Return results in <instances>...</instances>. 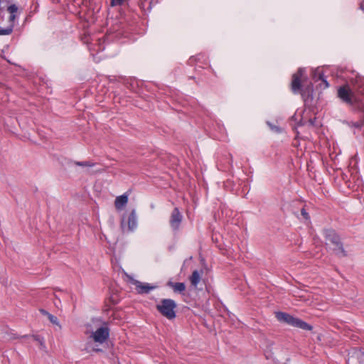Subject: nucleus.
Wrapping results in <instances>:
<instances>
[{
	"mask_svg": "<svg viewBox=\"0 0 364 364\" xmlns=\"http://www.w3.org/2000/svg\"><path fill=\"white\" fill-rule=\"evenodd\" d=\"M111 8L118 9L119 8H126L127 3L126 0H112Z\"/></svg>",
	"mask_w": 364,
	"mask_h": 364,
	"instance_id": "nucleus-15",
	"label": "nucleus"
},
{
	"mask_svg": "<svg viewBox=\"0 0 364 364\" xmlns=\"http://www.w3.org/2000/svg\"><path fill=\"white\" fill-rule=\"evenodd\" d=\"M48 318L49 319V321L53 323V324H55V325H58L59 326V323H58V320L56 316L52 315V314H50L48 316Z\"/></svg>",
	"mask_w": 364,
	"mask_h": 364,
	"instance_id": "nucleus-21",
	"label": "nucleus"
},
{
	"mask_svg": "<svg viewBox=\"0 0 364 364\" xmlns=\"http://www.w3.org/2000/svg\"><path fill=\"white\" fill-rule=\"evenodd\" d=\"M303 70L301 68L294 73L292 76V81L291 84V90L294 93H297L300 91L301 87V78L302 76Z\"/></svg>",
	"mask_w": 364,
	"mask_h": 364,
	"instance_id": "nucleus-10",
	"label": "nucleus"
},
{
	"mask_svg": "<svg viewBox=\"0 0 364 364\" xmlns=\"http://www.w3.org/2000/svg\"><path fill=\"white\" fill-rule=\"evenodd\" d=\"M268 124L269 125V127H271V129H272V130H274V131H275V132H280V129H279L278 127H277V126H273V125H272L270 123H268Z\"/></svg>",
	"mask_w": 364,
	"mask_h": 364,
	"instance_id": "nucleus-25",
	"label": "nucleus"
},
{
	"mask_svg": "<svg viewBox=\"0 0 364 364\" xmlns=\"http://www.w3.org/2000/svg\"><path fill=\"white\" fill-rule=\"evenodd\" d=\"M39 311L41 312V314H43V316H48L50 314L48 313L46 310L43 309H41L39 310Z\"/></svg>",
	"mask_w": 364,
	"mask_h": 364,
	"instance_id": "nucleus-23",
	"label": "nucleus"
},
{
	"mask_svg": "<svg viewBox=\"0 0 364 364\" xmlns=\"http://www.w3.org/2000/svg\"><path fill=\"white\" fill-rule=\"evenodd\" d=\"M75 164L80 166H88L91 167L94 166V164L90 162V161H75Z\"/></svg>",
	"mask_w": 364,
	"mask_h": 364,
	"instance_id": "nucleus-20",
	"label": "nucleus"
},
{
	"mask_svg": "<svg viewBox=\"0 0 364 364\" xmlns=\"http://www.w3.org/2000/svg\"><path fill=\"white\" fill-rule=\"evenodd\" d=\"M177 304L171 299H163L156 305L157 311L166 318L171 320L176 318V309Z\"/></svg>",
	"mask_w": 364,
	"mask_h": 364,
	"instance_id": "nucleus-2",
	"label": "nucleus"
},
{
	"mask_svg": "<svg viewBox=\"0 0 364 364\" xmlns=\"http://www.w3.org/2000/svg\"><path fill=\"white\" fill-rule=\"evenodd\" d=\"M132 284L136 287V291L138 294H148L150 291L156 288V286L151 285L149 283H143L138 280H134Z\"/></svg>",
	"mask_w": 364,
	"mask_h": 364,
	"instance_id": "nucleus-9",
	"label": "nucleus"
},
{
	"mask_svg": "<svg viewBox=\"0 0 364 364\" xmlns=\"http://www.w3.org/2000/svg\"><path fill=\"white\" fill-rule=\"evenodd\" d=\"M338 96L345 102L353 105L355 101L354 94L348 86L341 87L338 90Z\"/></svg>",
	"mask_w": 364,
	"mask_h": 364,
	"instance_id": "nucleus-7",
	"label": "nucleus"
},
{
	"mask_svg": "<svg viewBox=\"0 0 364 364\" xmlns=\"http://www.w3.org/2000/svg\"><path fill=\"white\" fill-rule=\"evenodd\" d=\"M360 8L364 11V0H361L360 4Z\"/></svg>",
	"mask_w": 364,
	"mask_h": 364,
	"instance_id": "nucleus-27",
	"label": "nucleus"
},
{
	"mask_svg": "<svg viewBox=\"0 0 364 364\" xmlns=\"http://www.w3.org/2000/svg\"><path fill=\"white\" fill-rule=\"evenodd\" d=\"M97 343H95L93 341H90L87 343L86 346L85 348V350L87 353L90 352H100L102 350L98 348Z\"/></svg>",
	"mask_w": 364,
	"mask_h": 364,
	"instance_id": "nucleus-13",
	"label": "nucleus"
},
{
	"mask_svg": "<svg viewBox=\"0 0 364 364\" xmlns=\"http://www.w3.org/2000/svg\"><path fill=\"white\" fill-rule=\"evenodd\" d=\"M32 338L33 339L36 341L37 343H38L40 347L42 348V349H44L46 348L45 346V344H44V341H43V338L40 337L39 336H37V335H33L32 336Z\"/></svg>",
	"mask_w": 364,
	"mask_h": 364,
	"instance_id": "nucleus-18",
	"label": "nucleus"
},
{
	"mask_svg": "<svg viewBox=\"0 0 364 364\" xmlns=\"http://www.w3.org/2000/svg\"><path fill=\"white\" fill-rule=\"evenodd\" d=\"M201 277L199 272L197 270L193 272L191 276L190 277V282L192 286L196 287L200 281Z\"/></svg>",
	"mask_w": 364,
	"mask_h": 364,
	"instance_id": "nucleus-14",
	"label": "nucleus"
},
{
	"mask_svg": "<svg viewBox=\"0 0 364 364\" xmlns=\"http://www.w3.org/2000/svg\"><path fill=\"white\" fill-rule=\"evenodd\" d=\"M301 214L304 217V218H305L306 220L309 219V213L306 211V210L304 208L301 209Z\"/></svg>",
	"mask_w": 364,
	"mask_h": 364,
	"instance_id": "nucleus-22",
	"label": "nucleus"
},
{
	"mask_svg": "<svg viewBox=\"0 0 364 364\" xmlns=\"http://www.w3.org/2000/svg\"><path fill=\"white\" fill-rule=\"evenodd\" d=\"M326 245L339 257H346L347 254L343 249L340 237L333 230H326L324 231Z\"/></svg>",
	"mask_w": 364,
	"mask_h": 364,
	"instance_id": "nucleus-1",
	"label": "nucleus"
},
{
	"mask_svg": "<svg viewBox=\"0 0 364 364\" xmlns=\"http://www.w3.org/2000/svg\"><path fill=\"white\" fill-rule=\"evenodd\" d=\"M358 92L362 95H364V85L362 86H360L358 88Z\"/></svg>",
	"mask_w": 364,
	"mask_h": 364,
	"instance_id": "nucleus-24",
	"label": "nucleus"
},
{
	"mask_svg": "<svg viewBox=\"0 0 364 364\" xmlns=\"http://www.w3.org/2000/svg\"><path fill=\"white\" fill-rule=\"evenodd\" d=\"M276 318L280 322L285 323L287 324L301 328L303 330L311 331L312 329V326H310L309 323L284 312H277Z\"/></svg>",
	"mask_w": 364,
	"mask_h": 364,
	"instance_id": "nucleus-3",
	"label": "nucleus"
},
{
	"mask_svg": "<svg viewBox=\"0 0 364 364\" xmlns=\"http://www.w3.org/2000/svg\"><path fill=\"white\" fill-rule=\"evenodd\" d=\"M354 355L351 356V358H356L358 360L359 364H364V352L360 350H357L354 352Z\"/></svg>",
	"mask_w": 364,
	"mask_h": 364,
	"instance_id": "nucleus-17",
	"label": "nucleus"
},
{
	"mask_svg": "<svg viewBox=\"0 0 364 364\" xmlns=\"http://www.w3.org/2000/svg\"><path fill=\"white\" fill-rule=\"evenodd\" d=\"M318 80H322L324 82V84L326 85V87H328L329 85H328V82L323 78V75L321 74H319Z\"/></svg>",
	"mask_w": 364,
	"mask_h": 364,
	"instance_id": "nucleus-26",
	"label": "nucleus"
},
{
	"mask_svg": "<svg viewBox=\"0 0 364 364\" xmlns=\"http://www.w3.org/2000/svg\"><path fill=\"white\" fill-rule=\"evenodd\" d=\"M109 328L106 326H104L97 328L95 332H92L90 338H92L95 343L102 344L107 341L109 338Z\"/></svg>",
	"mask_w": 364,
	"mask_h": 364,
	"instance_id": "nucleus-5",
	"label": "nucleus"
},
{
	"mask_svg": "<svg viewBox=\"0 0 364 364\" xmlns=\"http://www.w3.org/2000/svg\"><path fill=\"white\" fill-rule=\"evenodd\" d=\"M168 285L173 289L175 292H183L186 289V285L183 282H168Z\"/></svg>",
	"mask_w": 364,
	"mask_h": 364,
	"instance_id": "nucleus-12",
	"label": "nucleus"
},
{
	"mask_svg": "<svg viewBox=\"0 0 364 364\" xmlns=\"http://www.w3.org/2000/svg\"><path fill=\"white\" fill-rule=\"evenodd\" d=\"M183 220V215L178 208H175L171 213L169 218V224L173 232L179 230Z\"/></svg>",
	"mask_w": 364,
	"mask_h": 364,
	"instance_id": "nucleus-6",
	"label": "nucleus"
},
{
	"mask_svg": "<svg viewBox=\"0 0 364 364\" xmlns=\"http://www.w3.org/2000/svg\"><path fill=\"white\" fill-rule=\"evenodd\" d=\"M18 7L14 4L11 5L8 7V11L10 14V16H9L10 21H14L16 20V14L18 13Z\"/></svg>",
	"mask_w": 364,
	"mask_h": 364,
	"instance_id": "nucleus-16",
	"label": "nucleus"
},
{
	"mask_svg": "<svg viewBox=\"0 0 364 364\" xmlns=\"http://www.w3.org/2000/svg\"><path fill=\"white\" fill-rule=\"evenodd\" d=\"M13 31V26L11 25L8 26L5 28L0 27V35H9Z\"/></svg>",
	"mask_w": 364,
	"mask_h": 364,
	"instance_id": "nucleus-19",
	"label": "nucleus"
},
{
	"mask_svg": "<svg viewBox=\"0 0 364 364\" xmlns=\"http://www.w3.org/2000/svg\"><path fill=\"white\" fill-rule=\"evenodd\" d=\"M127 196L125 195H122L116 198L114 205L117 209L121 210L127 203Z\"/></svg>",
	"mask_w": 364,
	"mask_h": 364,
	"instance_id": "nucleus-11",
	"label": "nucleus"
},
{
	"mask_svg": "<svg viewBox=\"0 0 364 364\" xmlns=\"http://www.w3.org/2000/svg\"><path fill=\"white\" fill-rule=\"evenodd\" d=\"M342 178L348 187H351L353 183H355L359 179L356 169L353 168H349L346 173H343Z\"/></svg>",
	"mask_w": 364,
	"mask_h": 364,
	"instance_id": "nucleus-8",
	"label": "nucleus"
},
{
	"mask_svg": "<svg viewBox=\"0 0 364 364\" xmlns=\"http://www.w3.org/2000/svg\"><path fill=\"white\" fill-rule=\"evenodd\" d=\"M137 225V218L135 210H132L129 215L123 216L121 220V228L123 232L133 231Z\"/></svg>",
	"mask_w": 364,
	"mask_h": 364,
	"instance_id": "nucleus-4",
	"label": "nucleus"
}]
</instances>
